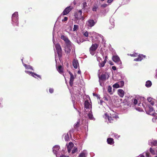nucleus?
<instances>
[{
    "instance_id": "obj_60",
    "label": "nucleus",
    "mask_w": 157,
    "mask_h": 157,
    "mask_svg": "<svg viewBox=\"0 0 157 157\" xmlns=\"http://www.w3.org/2000/svg\"><path fill=\"white\" fill-rule=\"evenodd\" d=\"M140 104H141V103H139V104H138V105L140 106Z\"/></svg>"
},
{
    "instance_id": "obj_28",
    "label": "nucleus",
    "mask_w": 157,
    "mask_h": 157,
    "mask_svg": "<svg viewBox=\"0 0 157 157\" xmlns=\"http://www.w3.org/2000/svg\"><path fill=\"white\" fill-rule=\"evenodd\" d=\"M118 84L119 86L120 87H122L124 85V82L123 81H121L119 82H118Z\"/></svg>"
},
{
    "instance_id": "obj_29",
    "label": "nucleus",
    "mask_w": 157,
    "mask_h": 157,
    "mask_svg": "<svg viewBox=\"0 0 157 157\" xmlns=\"http://www.w3.org/2000/svg\"><path fill=\"white\" fill-rule=\"evenodd\" d=\"M112 88L110 86H109L108 88V91L110 94H112L113 92L112 91Z\"/></svg>"
},
{
    "instance_id": "obj_58",
    "label": "nucleus",
    "mask_w": 157,
    "mask_h": 157,
    "mask_svg": "<svg viewBox=\"0 0 157 157\" xmlns=\"http://www.w3.org/2000/svg\"><path fill=\"white\" fill-rule=\"evenodd\" d=\"M63 156H65L63 155H62L60 156V157H63Z\"/></svg>"
},
{
    "instance_id": "obj_11",
    "label": "nucleus",
    "mask_w": 157,
    "mask_h": 157,
    "mask_svg": "<svg viewBox=\"0 0 157 157\" xmlns=\"http://www.w3.org/2000/svg\"><path fill=\"white\" fill-rule=\"evenodd\" d=\"M55 47L59 56H61L62 50L60 45L59 44H57L55 45Z\"/></svg>"
},
{
    "instance_id": "obj_55",
    "label": "nucleus",
    "mask_w": 157,
    "mask_h": 157,
    "mask_svg": "<svg viewBox=\"0 0 157 157\" xmlns=\"http://www.w3.org/2000/svg\"><path fill=\"white\" fill-rule=\"evenodd\" d=\"M81 73V71L80 70L78 71V74H80Z\"/></svg>"
},
{
    "instance_id": "obj_1",
    "label": "nucleus",
    "mask_w": 157,
    "mask_h": 157,
    "mask_svg": "<svg viewBox=\"0 0 157 157\" xmlns=\"http://www.w3.org/2000/svg\"><path fill=\"white\" fill-rule=\"evenodd\" d=\"M104 117L105 118L108 119L110 123L113 122V121H116L117 119L118 118L117 114L114 112L110 113V116L105 113Z\"/></svg>"
},
{
    "instance_id": "obj_36",
    "label": "nucleus",
    "mask_w": 157,
    "mask_h": 157,
    "mask_svg": "<svg viewBox=\"0 0 157 157\" xmlns=\"http://www.w3.org/2000/svg\"><path fill=\"white\" fill-rule=\"evenodd\" d=\"M145 56H144L143 55H139V56L138 57L139 58H140V59H141V60L144 58H145Z\"/></svg>"
},
{
    "instance_id": "obj_41",
    "label": "nucleus",
    "mask_w": 157,
    "mask_h": 157,
    "mask_svg": "<svg viewBox=\"0 0 157 157\" xmlns=\"http://www.w3.org/2000/svg\"><path fill=\"white\" fill-rule=\"evenodd\" d=\"M150 151L152 154H154L155 153L154 150L151 148H150Z\"/></svg>"
},
{
    "instance_id": "obj_3",
    "label": "nucleus",
    "mask_w": 157,
    "mask_h": 157,
    "mask_svg": "<svg viewBox=\"0 0 157 157\" xmlns=\"http://www.w3.org/2000/svg\"><path fill=\"white\" fill-rule=\"evenodd\" d=\"M18 14L17 12H15L13 15L12 17V20L13 25H18Z\"/></svg>"
},
{
    "instance_id": "obj_32",
    "label": "nucleus",
    "mask_w": 157,
    "mask_h": 157,
    "mask_svg": "<svg viewBox=\"0 0 157 157\" xmlns=\"http://www.w3.org/2000/svg\"><path fill=\"white\" fill-rule=\"evenodd\" d=\"M113 88H116L120 87L118 82L116 83L113 85Z\"/></svg>"
},
{
    "instance_id": "obj_25",
    "label": "nucleus",
    "mask_w": 157,
    "mask_h": 157,
    "mask_svg": "<svg viewBox=\"0 0 157 157\" xmlns=\"http://www.w3.org/2000/svg\"><path fill=\"white\" fill-rule=\"evenodd\" d=\"M24 66L25 67L26 69H29L33 70V67L32 66L30 65H27L25 64H23Z\"/></svg>"
},
{
    "instance_id": "obj_20",
    "label": "nucleus",
    "mask_w": 157,
    "mask_h": 157,
    "mask_svg": "<svg viewBox=\"0 0 157 157\" xmlns=\"http://www.w3.org/2000/svg\"><path fill=\"white\" fill-rule=\"evenodd\" d=\"M86 114L88 116L89 118L91 120H93L94 117L92 114V112H85Z\"/></svg>"
},
{
    "instance_id": "obj_23",
    "label": "nucleus",
    "mask_w": 157,
    "mask_h": 157,
    "mask_svg": "<svg viewBox=\"0 0 157 157\" xmlns=\"http://www.w3.org/2000/svg\"><path fill=\"white\" fill-rule=\"evenodd\" d=\"M152 85V83L151 81L148 80L146 82L145 86L148 87H150Z\"/></svg>"
},
{
    "instance_id": "obj_59",
    "label": "nucleus",
    "mask_w": 157,
    "mask_h": 157,
    "mask_svg": "<svg viewBox=\"0 0 157 157\" xmlns=\"http://www.w3.org/2000/svg\"><path fill=\"white\" fill-rule=\"evenodd\" d=\"M100 102H101V104H102V101H100Z\"/></svg>"
},
{
    "instance_id": "obj_10",
    "label": "nucleus",
    "mask_w": 157,
    "mask_h": 157,
    "mask_svg": "<svg viewBox=\"0 0 157 157\" xmlns=\"http://www.w3.org/2000/svg\"><path fill=\"white\" fill-rule=\"evenodd\" d=\"M95 23L94 20H88L86 23V25L88 26V28H91L93 26L95 25Z\"/></svg>"
},
{
    "instance_id": "obj_13",
    "label": "nucleus",
    "mask_w": 157,
    "mask_h": 157,
    "mask_svg": "<svg viewBox=\"0 0 157 157\" xmlns=\"http://www.w3.org/2000/svg\"><path fill=\"white\" fill-rule=\"evenodd\" d=\"M72 8L70 6L67 7L64 10L63 14V15H66L71 10Z\"/></svg>"
},
{
    "instance_id": "obj_18",
    "label": "nucleus",
    "mask_w": 157,
    "mask_h": 157,
    "mask_svg": "<svg viewBox=\"0 0 157 157\" xmlns=\"http://www.w3.org/2000/svg\"><path fill=\"white\" fill-rule=\"evenodd\" d=\"M118 94L121 98L124 97V92L121 89H119L118 91Z\"/></svg>"
},
{
    "instance_id": "obj_54",
    "label": "nucleus",
    "mask_w": 157,
    "mask_h": 157,
    "mask_svg": "<svg viewBox=\"0 0 157 157\" xmlns=\"http://www.w3.org/2000/svg\"><path fill=\"white\" fill-rule=\"evenodd\" d=\"M53 41L54 43V34L53 33Z\"/></svg>"
},
{
    "instance_id": "obj_44",
    "label": "nucleus",
    "mask_w": 157,
    "mask_h": 157,
    "mask_svg": "<svg viewBox=\"0 0 157 157\" xmlns=\"http://www.w3.org/2000/svg\"><path fill=\"white\" fill-rule=\"evenodd\" d=\"M49 91L50 93H52L53 92V89L52 88H50Z\"/></svg>"
},
{
    "instance_id": "obj_33",
    "label": "nucleus",
    "mask_w": 157,
    "mask_h": 157,
    "mask_svg": "<svg viewBox=\"0 0 157 157\" xmlns=\"http://www.w3.org/2000/svg\"><path fill=\"white\" fill-rule=\"evenodd\" d=\"M105 63V60H104V61L99 63V66L100 67H103L104 66Z\"/></svg>"
},
{
    "instance_id": "obj_21",
    "label": "nucleus",
    "mask_w": 157,
    "mask_h": 157,
    "mask_svg": "<svg viewBox=\"0 0 157 157\" xmlns=\"http://www.w3.org/2000/svg\"><path fill=\"white\" fill-rule=\"evenodd\" d=\"M107 142L108 143L110 144H113L114 143L113 140L112 138H108L107 139Z\"/></svg>"
},
{
    "instance_id": "obj_45",
    "label": "nucleus",
    "mask_w": 157,
    "mask_h": 157,
    "mask_svg": "<svg viewBox=\"0 0 157 157\" xmlns=\"http://www.w3.org/2000/svg\"><path fill=\"white\" fill-rule=\"evenodd\" d=\"M68 18L67 17H65L62 20L63 21H67V20Z\"/></svg>"
},
{
    "instance_id": "obj_39",
    "label": "nucleus",
    "mask_w": 157,
    "mask_h": 157,
    "mask_svg": "<svg viewBox=\"0 0 157 157\" xmlns=\"http://www.w3.org/2000/svg\"><path fill=\"white\" fill-rule=\"evenodd\" d=\"M141 59L139 58L138 57L136 59H134V61H141Z\"/></svg>"
},
{
    "instance_id": "obj_27",
    "label": "nucleus",
    "mask_w": 157,
    "mask_h": 157,
    "mask_svg": "<svg viewBox=\"0 0 157 157\" xmlns=\"http://www.w3.org/2000/svg\"><path fill=\"white\" fill-rule=\"evenodd\" d=\"M57 70L59 72L60 74H62L63 73V68L61 66H59Z\"/></svg>"
},
{
    "instance_id": "obj_12",
    "label": "nucleus",
    "mask_w": 157,
    "mask_h": 157,
    "mask_svg": "<svg viewBox=\"0 0 157 157\" xmlns=\"http://www.w3.org/2000/svg\"><path fill=\"white\" fill-rule=\"evenodd\" d=\"M59 148V146L57 145H55L53 148V152L56 155V157H58V152Z\"/></svg>"
},
{
    "instance_id": "obj_6",
    "label": "nucleus",
    "mask_w": 157,
    "mask_h": 157,
    "mask_svg": "<svg viewBox=\"0 0 157 157\" xmlns=\"http://www.w3.org/2000/svg\"><path fill=\"white\" fill-rule=\"evenodd\" d=\"M61 38L62 40H63L67 45L68 46H71V43L67 37L63 35H62L61 36Z\"/></svg>"
},
{
    "instance_id": "obj_34",
    "label": "nucleus",
    "mask_w": 157,
    "mask_h": 157,
    "mask_svg": "<svg viewBox=\"0 0 157 157\" xmlns=\"http://www.w3.org/2000/svg\"><path fill=\"white\" fill-rule=\"evenodd\" d=\"M65 140L66 141H68L69 140V135L68 133H67L66 135H65Z\"/></svg>"
},
{
    "instance_id": "obj_14",
    "label": "nucleus",
    "mask_w": 157,
    "mask_h": 157,
    "mask_svg": "<svg viewBox=\"0 0 157 157\" xmlns=\"http://www.w3.org/2000/svg\"><path fill=\"white\" fill-rule=\"evenodd\" d=\"M146 111L148 110L149 111L148 112L146 111L147 113L151 115H154L153 113H151V112L153 111V108L152 107H149L148 108H146Z\"/></svg>"
},
{
    "instance_id": "obj_49",
    "label": "nucleus",
    "mask_w": 157,
    "mask_h": 157,
    "mask_svg": "<svg viewBox=\"0 0 157 157\" xmlns=\"http://www.w3.org/2000/svg\"><path fill=\"white\" fill-rule=\"evenodd\" d=\"M137 54L136 53L131 55V56H136Z\"/></svg>"
},
{
    "instance_id": "obj_63",
    "label": "nucleus",
    "mask_w": 157,
    "mask_h": 157,
    "mask_svg": "<svg viewBox=\"0 0 157 157\" xmlns=\"http://www.w3.org/2000/svg\"><path fill=\"white\" fill-rule=\"evenodd\" d=\"M113 25H113H114V23H113V25Z\"/></svg>"
},
{
    "instance_id": "obj_16",
    "label": "nucleus",
    "mask_w": 157,
    "mask_h": 157,
    "mask_svg": "<svg viewBox=\"0 0 157 157\" xmlns=\"http://www.w3.org/2000/svg\"><path fill=\"white\" fill-rule=\"evenodd\" d=\"M25 73L29 74V75H31L32 76H33V77H35V76H37V77L40 78V79H41V78L40 75H39L35 73H33V72H30V71H25Z\"/></svg>"
},
{
    "instance_id": "obj_37",
    "label": "nucleus",
    "mask_w": 157,
    "mask_h": 157,
    "mask_svg": "<svg viewBox=\"0 0 157 157\" xmlns=\"http://www.w3.org/2000/svg\"><path fill=\"white\" fill-rule=\"evenodd\" d=\"M76 41H77V43L79 44H81V43L83 42V40H81L79 39V40H78V38H77Z\"/></svg>"
},
{
    "instance_id": "obj_9",
    "label": "nucleus",
    "mask_w": 157,
    "mask_h": 157,
    "mask_svg": "<svg viewBox=\"0 0 157 157\" xmlns=\"http://www.w3.org/2000/svg\"><path fill=\"white\" fill-rule=\"evenodd\" d=\"M89 34L90 35H91L90 37L93 38V37L92 36H99L102 39L103 42L105 43V40L103 39V36L101 34H98L94 32H90L89 33Z\"/></svg>"
},
{
    "instance_id": "obj_19",
    "label": "nucleus",
    "mask_w": 157,
    "mask_h": 157,
    "mask_svg": "<svg viewBox=\"0 0 157 157\" xmlns=\"http://www.w3.org/2000/svg\"><path fill=\"white\" fill-rule=\"evenodd\" d=\"M73 65L75 68H77L78 66V61L75 59H74L73 62Z\"/></svg>"
},
{
    "instance_id": "obj_50",
    "label": "nucleus",
    "mask_w": 157,
    "mask_h": 157,
    "mask_svg": "<svg viewBox=\"0 0 157 157\" xmlns=\"http://www.w3.org/2000/svg\"><path fill=\"white\" fill-rule=\"evenodd\" d=\"M107 6V5L106 4H104L101 5V6L102 7H105Z\"/></svg>"
},
{
    "instance_id": "obj_52",
    "label": "nucleus",
    "mask_w": 157,
    "mask_h": 157,
    "mask_svg": "<svg viewBox=\"0 0 157 157\" xmlns=\"http://www.w3.org/2000/svg\"><path fill=\"white\" fill-rule=\"evenodd\" d=\"M112 68L114 70H116V67L115 66H113Z\"/></svg>"
},
{
    "instance_id": "obj_22",
    "label": "nucleus",
    "mask_w": 157,
    "mask_h": 157,
    "mask_svg": "<svg viewBox=\"0 0 157 157\" xmlns=\"http://www.w3.org/2000/svg\"><path fill=\"white\" fill-rule=\"evenodd\" d=\"M70 47L71 46L69 47L68 45H67V46L65 48V51L66 52L67 54L71 52V50L70 48Z\"/></svg>"
},
{
    "instance_id": "obj_62",
    "label": "nucleus",
    "mask_w": 157,
    "mask_h": 157,
    "mask_svg": "<svg viewBox=\"0 0 157 157\" xmlns=\"http://www.w3.org/2000/svg\"><path fill=\"white\" fill-rule=\"evenodd\" d=\"M78 111V112H79V114H80V112H79V111Z\"/></svg>"
},
{
    "instance_id": "obj_43",
    "label": "nucleus",
    "mask_w": 157,
    "mask_h": 157,
    "mask_svg": "<svg viewBox=\"0 0 157 157\" xmlns=\"http://www.w3.org/2000/svg\"><path fill=\"white\" fill-rule=\"evenodd\" d=\"M138 102L137 100L136 99H134V100L133 103L135 105H136L137 104Z\"/></svg>"
},
{
    "instance_id": "obj_47",
    "label": "nucleus",
    "mask_w": 157,
    "mask_h": 157,
    "mask_svg": "<svg viewBox=\"0 0 157 157\" xmlns=\"http://www.w3.org/2000/svg\"><path fill=\"white\" fill-rule=\"evenodd\" d=\"M77 151V148H76L75 149L73 150L72 151V153H74Z\"/></svg>"
},
{
    "instance_id": "obj_26",
    "label": "nucleus",
    "mask_w": 157,
    "mask_h": 157,
    "mask_svg": "<svg viewBox=\"0 0 157 157\" xmlns=\"http://www.w3.org/2000/svg\"><path fill=\"white\" fill-rule=\"evenodd\" d=\"M73 144L72 142H70L69 144V145L67 146L68 151V152H70V150L69 149V147H72L73 146Z\"/></svg>"
},
{
    "instance_id": "obj_17",
    "label": "nucleus",
    "mask_w": 157,
    "mask_h": 157,
    "mask_svg": "<svg viewBox=\"0 0 157 157\" xmlns=\"http://www.w3.org/2000/svg\"><path fill=\"white\" fill-rule=\"evenodd\" d=\"M87 152L86 150H84L79 155V157H86Z\"/></svg>"
},
{
    "instance_id": "obj_61",
    "label": "nucleus",
    "mask_w": 157,
    "mask_h": 157,
    "mask_svg": "<svg viewBox=\"0 0 157 157\" xmlns=\"http://www.w3.org/2000/svg\"><path fill=\"white\" fill-rule=\"evenodd\" d=\"M93 95L94 96L95 95V94H94V93H93Z\"/></svg>"
},
{
    "instance_id": "obj_38",
    "label": "nucleus",
    "mask_w": 157,
    "mask_h": 157,
    "mask_svg": "<svg viewBox=\"0 0 157 157\" xmlns=\"http://www.w3.org/2000/svg\"><path fill=\"white\" fill-rule=\"evenodd\" d=\"M83 35L86 37H87L88 36V33L86 31L84 33Z\"/></svg>"
},
{
    "instance_id": "obj_51",
    "label": "nucleus",
    "mask_w": 157,
    "mask_h": 157,
    "mask_svg": "<svg viewBox=\"0 0 157 157\" xmlns=\"http://www.w3.org/2000/svg\"><path fill=\"white\" fill-rule=\"evenodd\" d=\"M136 109L139 111H142L143 110L142 109H140V108H139L138 109L136 108Z\"/></svg>"
},
{
    "instance_id": "obj_35",
    "label": "nucleus",
    "mask_w": 157,
    "mask_h": 157,
    "mask_svg": "<svg viewBox=\"0 0 157 157\" xmlns=\"http://www.w3.org/2000/svg\"><path fill=\"white\" fill-rule=\"evenodd\" d=\"M78 29V26L77 25H74V27L73 28V31H76Z\"/></svg>"
},
{
    "instance_id": "obj_7",
    "label": "nucleus",
    "mask_w": 157,
    "mask_h": 157,
    "mask_svg": "<svg viewBox=\"0 0 157 157\" xmlns=\"http://www.w3.org/2000/svg\"><path fill=\"white\" fill-rule=\"evenodd\" d=\"M82 12L81 10H79L78 13L75 14V16L77 19H82L83 20L84 19L82 15Z\"/></svg>"
},
{
    "instance_id": "obj_40",
    "label": "nucleus",
    "mask_w": 157,
    "mask_h": 157,
    "mask_svg": "<svg viewBox=\"0 0 157 157\" xmlns=\"http://www.w3.org/2000/svg\"><path fill=\"white\" fill-rule=\"evenodd\" d=\"M98 7L96 6H94L92 9L94 11H96V9Z\"/></svg>"
},
{
    "instance_id": "obj_57",
    "label": "nucleus",
    "mask_w": 157,
    "mask_h": 157,
    "mask_svg": "<svg viewBox=\"0 0 157 157\" xmlns=\"http://www.w3.org/2000/svg\"><path fill=\"white\" fill-rule=\"evenodd\" d=\"M140 157H144V156L143 155H141L140 156Z\"/></svg>"
},
{
    "instance_id": "obj_15",
    "label": "nucleus",
    "mask_w": 157,
    "mask_h": 157,
    "mask_svg": "<svg viewBox=\"0 0 157 157\" xmlns=\"http://www.w3.org/2000/svg\"><path fill=\"white\" fill-rule=\"evenodd\" d=\"M69 73L70 75V79L69 83L70 85L72 86L73 84V82L74 81V77L73 74L71 72L69 71Z\"/></svg>"
},
{
    "instance_id": "obj_53",
    "label": "nucleus",
    "mask_w": 157,
    "mask_h": 157,
    "mask_svg": "<svg viewBox=\"0 0 157 157\" xmlns=\"http://www.w3.org/2000/svg\"><path fill=\"white\" fill-rule=\"evenodd\" d=\"M108 58V57H107V56H106L105 57V60H105V61L106 62L107 61V59Z\"/></svg>"
},
{
    "instance_id": "obj_46",
    "label": "nucleus",
    "mask_w": 157,
    "mask_h": 157,
    "mask_svg": "<svg viewBox=\"0 0 157 157\" xmlns=\"http://www.w3.org/2000/svg\"><path fill=\"white\" fill-rule=\"evenodd\" d=\"M83 6L84 8H85L86 6V3L84 2L83 4Z\"/></svg>"
},
{
    "instance_id": "obj_8",
    "label": "nucleus",
    "mask_w": 157,
    "mask_h": 157,
    "mask_svg": "<svg viewBox=\"0 0 157 157\" xmlns=\"http://www.w3.org/2000/svg\"><path fill=\"white\" fill-rule=\"evenodd\" d=\"M112 59L114 62L120 65V66H121V62L120 60L119 57L117 56H113L112 57Z\"/></svg>"
},
{
    "instance_id": "obj_56",
    "label": "nucleus",
    "mask_w": 157,
    "mask_h": 157,
    "mask_svg": "<svg viewBox=\"0 0 157 157\" xmlns=\"http://www.w3.org/2000/svg\"><path fill=\"white\" fill-rule=\"evenodd\" d=\"M155 76L157 78V70L156 71V73Z\"/></svg>"
},
{
    "instance_id": "obj_31",
    "label": "nucleus",
    "mask_w": 157,
    "mask_h": 157,
    "mask_svg": "<svg viewBox=\"0 0 157 157\" xmlns=\"http://www.w3.org/2000/svg\"><path fill=\"white\" fill-rule=\"evenodd\" d=\"M80 123V120H78L77 122L74 125V127L75 128H77L79 127V124Z\"/></svg>"
},
{
    "instance_id": "obj_42",
    "label": "nucleus",
    "mask_w": 157,
    "mask_h": 157,
    "mask_svg": "<svg viewBox=\"0 0 157 157\" xmlns=\"http://www.w3.org/2000/svg\"><path fill=\"white\" fill-rule=\"evenodd\" d=\"M114 136L115 137V138H119L120 137V136L118 135L117 134H114Z\"/></svg>"
},
{
    "instance_id": "obj_48",
    "label": "nucleus",
    "mask_w": 157,
    "mask_h": 157,
    "mask_svg": "<svg viewBox=\"0 0 157 157\" xmlns=\"http://www.w3.org/2000/svg\"><path fill=\"white\" fill-rule=\"evenodd\" d=\"M113 0H108L107 2L109 3H111Z\"/></svg>"
},
{
    "instance_id": "obj_5",
    "label": "nucleus",
    "mask_w": 157,
    "mask_h": 157,
    "mask_svg": "<svg viewBox=\"0 0 157 157\" xmlns=\"http://www.w3.org/2000/svg\"><path fill=\"white\" fill-rule=\"evenodd\" d=\"M98 47L97 44H92L90 49V54L93 56L94 55L95 53V51Z\"/></svg>"
},
{
    "instance_id": "obj_4",
    "label": "nucleus",
    "mask_w": 157,
    "mask_h": 157,
    "mask_svg": "<svg viewBox=\"0 0 157 157\" xmlns=\"http://www.w3.org/2000/svg\"><path fill=\"white\" fill-rule=\"evenodd\" d=\"M85 112H91V106L90 103L87 101H86L84 103Z\"/></svg>"
},
{
    "instance_id": "obj_64",
    "label": "nucleus",
    "mask_w": 157,
    "mask_h": 157,
    "mask_svg": "<svg viewBox=\"0 0 157 157\" xmlns=\"http://www.w3.org/2000/svg\"><path fill=\"white\" fill-rule=\"evenodd\" d=\"M146 155H147V153H146Z\"/></svg>"
},
{
    "instance_id": "obj_24",
    "label": "nucleus",
    "mask_w": 157,
    "mask_h": 157,
    "mask_svg": "<svg viewBox=\"0 0 157 157\" xmlns=\"http://www.w3.org/2000/svg\"><path fill=\"white\" fill-rule=\"evenodd\" d=\"M147 100L152 105H154V102L153 100V99L151 98H147Z\"/></svg>"
},
{
    "instance_id": "obj_30",
    "label": "nucleus",
    "mask_w": 157,
    "mask_h": 157,
    "mask_svg": "<svg viewBox=\"0 0 157 157\" xmlns=\"http://www.w3.org/2000/svg\"><path fill=\"white\" fill-rule=\"evenodd\" d=\"M151 145H153L154 146H156L157 145V141L156 140H153L151 142Z\"/></svg>"
},
{
    "instance_id": "obj_2",
    "label": "nucleus",
    "mask_w": 157,
    "mask_h": 157,
    "mask_svg": "<svg viewBox=\"0 0 157 157\" xmlns=\"http://www.w3.org/2000/svg\"><path fill=\"white\" fill-rule=\"evenodd\" d=\"M109 77V75L106 73L102 74L101 75H99V82L100 85L101 86H103L104 85V82L108 79Z\"/></svg>"
}]
</instances>
